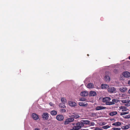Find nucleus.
Masks as SVG:
<instances>
[{"label": "nucleus", "mask_w": 130, "mask_h": 130, "mask_svg": "<svg viewBox=\"0 0 130 130\" xmlns=\"http://www.w3.org/2000/svg\"><path fill=\"white\" fill-rule=\"evenodd\" d=\"M79 117L78 114H74L71 116V118L67 119L64 122V123L65 125L68 124L70 122L73 121L74 120V118L77 119Z\"/></svg>", "instance_id": "f257e3e1"}, {"label": "nucleus", "mask_w": 130, "mask_h": 130, "mask_svg": "<svg viewBox=\"0 0 130 130\" xmlns=\"http://www.w3.org/2000/svg\"><path fill=\"white\" fill-rule=\"evenodd\" d=\"M76 126H74L72 129L70 130H79L81 127L84 126V124L80 122H78L76 124Z\"/></svg>", "instance_id": "f03ea898"}, {"label": "nucleus", "mask_w": 130, "mask_h": 130, "mask_svg": "<svg viewBox=\"0 0 130 130\" xmlns=\"http://www.w3.org/2000/svg\"><path fill=\"white\" fill-rule=\"evenodd\" d=\"M49 117V114L46 112H44L42 115V118L44 120H48Z\"/></svg>", "instance_id": "7ed1b4c3"}, {"label": "nucleus", "mask_w": 130, "mask_h": 130, "mask_svg": "<svg viewBox=\"0 0 130 130\" xmlns=\"http://www.w3.org/2000/svg\"><path fill=\"white\" fill-rule=\"evenodd\" d=\"M115 90L116 89L114 87L110 86L108 87V92L110 93H114Z\"/></svg>", "instance_id": "20e7f679"}, {"label": "nucleus", "mask_w": 130, "mask_h": 130, "mask_svg": "<svg viewBox=\"0 0 130 130\" xmlns=\"http://www.w3.org/2000/svg\"><path fill=\"white\" fill-rule=\"evenodd\" d=\"M56 118L58 121H62L64 119V117L62 115H58L56 116Z\"/></svg>", "instance_id": "39448f33"}, {"label": "nucleus", "mask_w": 130, "mask_h": 130, "mask_svg": "<svg viewBox=\"0 0 130 130\" xmlns=\"http://www.w3.org/2000/svg\"><path fill=\"white\" fill-rule=\"evenodd\" d=\"M32 117L34 120H37L39 119L38 115L35 113H32Z\"/></svg>", "instance_id": "423d86ee"}, {"label": "nucleus", "mask_w": 130, "mask_h": 130, "mask_svg": "<svg viewBox=\"0 0 130 130\" xmlns=\"http://www.w3.org/2000/svg\"><path fill=\"white\" fill-rule=\"evenodd\" d=\"M123 76L126 77L128 78L130 77V73L128 72H125L123 73Z\"/></svg>", "instance_id": "0eeeda50"}, {"label": "nucleus", "mask_w": 130, "mask_h": 130, "mask_svg": "<svg viewBox=\"0 0 130 130\" xmlns=\"http://www.w3.org/2000/svg\"><path fill=\"white\" fill-rule=\"evenodd\" d=\"M69 105L72 107H74L76 106V103L73 101H70L68 102Z\"/></svg>", "instance_id": "6e6552de"}, {"label": "nucleus", "mask_w": 130, "mask_h": 130, "mask_svg": "<svg viewBox=\"0 0 130 130\" xmlns=\"http://www.w3.org/2000/svg\"><path fill=\"white\" fill-rule=\"evenodd\" d=\"M106 109V107L101 106H97L95 108V109L96 110H100L102 109Z\"/></svg>", "instance_id": "1a4fd4ad"}, {"label": "nucleus", "mask_w": 130, "mask_h": 130, "mask_svg": "<svg viewBox=\"0 0 130 130\" xmlns=\"http://www.w3.org/2000/svg\"><path fill=\"white\" fill-rule=\"evenodd\" d=\"M127 89V88L126 87H120L119 90L120 91L122 92H123L125 91Z\"/></svg>", "instance_id": "9d476101"}, {"label": "nucleus", "mask_w": 130, "mask_h": 130, "mask_svg": "<svg viewBox=\"0 0 130 130\" xmlns=\"http://www.w3.org/2000/svg\"><path fill=\"white\" fill-rule=\"evenodd\" d=\"M119 108L120 110H121L122 112L126 111L127 110H128V109L127 108L125 107L124 106H121Z\"/></svg>", "instance_id": "9b49d317"}, {"label": "nucleus", "mask_w": 130, "mask_h": 130, "mask_svg": "<svg viewBox=\"0 0 130 130\" xmlns=\"http://www.w3.org/2000/svg\"><path fill=\"white\" fill-rule=\"evenodd\" d=\"M90 96H95L96 95V92L94 91H90L89 94Z\"/></svg>", "instance_id": "f8f14e48"}, {"label": "nucleus", "mask_w": 130, "mask_h": 130, "mask_svg": "<svg viewBox=\"0 0 130 130\" xmlns=\"http://www.w3.org/2000/svg\"><path fill=\"white\" fill-rule=\"evenodd\" d=\"M80 122L84 125V124H88L90 121L88 120H81Z\"/></svg>", "instance_id": "ddd939ff"}, {"label": "nucleus", "mask_w": 130, "mask_h": 130, "mask_svg": "<svg viewBox=\"0 0 130 130\" xmlns=\"http://www.w3.org/2000/svg\"><path fill=\"white\" fill-rule=\"evenodd\" d=\"M111 100V99L109 97H106L104 98L103 99V101L104 102H106L108 101H110Z\"/></svg>", "instance_id": "4468645a"}, {"label": "nucleus", "mask_w": 130, "mask_h": 130, "mask_svg": "<svg viewBox=\"0 0 130 130\" xmlns=\"http://www.w3.org/2000/svg\"><path fill=\"white\" fill-rule=\"evenodd\" d=\"M79 105L80 106H86L88 105V104L87 103H84L82 102H79Z\"/></svg>", "instance_id": "2eb2a0df"}, {"label": "nucleus", "mask_w": 130, "mask_h": 130, "mask_svg": "<svg viewBox=\"0 0 130 130\" xmlns=\"http://www.w3.org/2000/svg\"><path fill=\"white\" fill-rule=\"evenodd\" d=\"M87 87L89 88H93L94 87V85L92 83H89L87 85Z\"/></svg>", "instance_id": "dca6fc26"}, {"label": "nucleus", "mask_w": 130, "mask_h": 130, "mask_svg": "<svg viewBox=\"0 0 130 130\" xmlns=\"http://www.w3.org/2000/svg\"><path fill=\"white\" fill-rule=\"evenodd\" d=\"M88 93L87 92L84 91L80 93V95L81 96H87L88 95Z\"/></svg>", "instance_id": "f3484780"}, {"label": "nucleus", "mask_w": 130, "mask_h": 130, "mask_svg": "<svg viewBox=\"0 0 130 130\" xmlns=\"http://www.w3.org/2000/svg\"><path fill=\"white\" fill-rule=\"evenodd\" d=\"M57 113V111L55 110L51 111L50 112L52 116H54L56 115Z\"/></svg>", "instance_id": "a211bd4d"}, {"label": "nucleus", "mask_w": 130, "mask_h": 130, "mask_svg": "<svg viewBox=\"0 0 130 130\" xmlns=\"http://www.w3.org/2000/svg\"><path fill=\"white\" fill-rule=\"evenodd\" d=\"M121 123L119 122H115L112 124L113 126H118L120 125H121Z\"/></svg>", "instance_id": "6ab92c4d"}, {"label": "nucleus", "mask_w": 130, "mask_h": 130, "mask_svg": "<svg viewBox=\"0 0 130 130\" xmlns=\"http://www.w3.org/2000/svg\"><path fill=\"white\" fill-rule=\"evenodd\" d=\"M104 80L106 81L109 82L110 80V77L108 75H106L104 77Z\"/></svg>", "instance_id": "aec40b11"}, {"label": "nucleus", "mask_w": 130, "mask_h": 130, "mask_svg": "<svg viewBox=\"0 0 130 130\" xmlns=\"http://www.w3.org/2000/svg\"><path fill=\"white\" fill-rule=\"evenodd\" d=\"M108 87V85L107 84H102L101 86V88L102 89L107 88Z\"/></svg>", "instance_id": "412c9836"}, {"label": "nucleus", "mask_w": 130, "mask_h": 130, "mask_svg": "<svg viewBox=\"0 0 130 130\" xmlns=\"http://www.w3.org/2000/svg\"><path fill=\"white\" fill-rule=\"evenodd\" d=\"M117 113L116 111H113L112 112H110L109 113V115L111 116H113L114 115H117Z\"/></svg>", "instance_id": "4be33fe9"}, {"label": "nucleus", "mask_w": 130, "mask_h": 130, "mask_svg": "<svg viewBox=\"0 0 130 130\" xmlns=\"http://www.w3.org/2000/svg\"><path fill=\"white\" fill-rule=\"evenodd\" d=\"M129 100L127 99H123L121 101L123 103H126L127 102H129Z\"/></svg>", "instance_id": "5701e85b"}, {"label": "nucleus", "mask_w": 130, "mask_h": 130, "mask_svg": "<svg viewBox=\"0 0 130 130\" xmlns=\"http://www.w3.org/2000/svg\"><path fill=\"white\" fill-rule=\"evenodd\" d=\"M61 101L63 104H64L66 103V100L63 98H61Z\"/></svg>", "instance_id": "b1692460"}, {"label": "nucleus", "mask_w": 130, "mask_h": 130, "mask_svg": "<svg viewBox=\"0 0 130 130\" xmlns=\"http://www.w3.org/2000/svg\"><path fill=\"white\" fill-rule=\"evenodd\" d=\"M121 128L123 129H126L128 128L129 127L128 125H126L121 127Z\"/></svg>", "instance_id": "393cba45"}, {"label": "nucleus", "mask_w": 130, "mask_h": 130, "mask_svg": "<svg viewBox=\"0 0 130 130\" xmlns=\"http://www.w3.org/2000/svg\"><path fill=\"white\" fill-rule=\"evenodd\" d=\"M107 105H113L114 104V103H113V102H109L108 101L107 102H106L105 103Z\"/></svg>", "instance_id": "a878e982"}, {"label": "nucleus", "mask_w": 130, "mask_h": 130, "mask_svg": "<svg viewBox=\"0 0 130 130\" xmlns=\"http://www.w3.org/2000/svg\"><path fill=\"white\" fill-rule=\"evenodd\" d=\"M110 126H109V125H107L103 126L102 127V128L104 129H106L110 127Z\"/></svg>", "instance_id": "bb28decb"}, {"label": "nucleus", "mask_w": 130, "mask_h": 130, "mask_svg": "<svg viewBox=\"0 0 130 130\" xmlns=\"http://www.w3.org/2000/svg\"><path fill=\"white\" fill-rule=\"evenodd\" d=\"M118 102V101L116 99H113L112 100V102H113L114 103V104L115 103H117Z\"/></svg>", "instance_id": "cd10ccee"}, {"label": "nucleus", "mask_w": 130, "mask_h": 130, "mask_svg": "<svg viewBox=\"0 0 130 130\" xmlns=\"http://www.w3.org/2000/svg\"><path fill=\"white\" fill-rule=\"evenodd\" d=\"M129 113L128 112H122L120 113V115L121 116H122L124 115H126L128 114Z\"/></svg>", "instance_id": "c85d7f7f"}, {"label": "nucleus", "mask_w": 130, "mask_h": 130, "mask_svg": "<svg viewBox=\"0 0 130 130\" xmlns=\"http://www.w3.org/2000/svg\"><path fill=\"white\" fill-rule=\"evenodd\" d=\"M95 125V123L93 122H89V123L88 125L90 126H93Z\"/></svg>", "instance_id": "c756f323"}, {"label": "nucleus", "mask_w": 130, "mask_h": 130, "mask_svg": "<svg viewBox=\"0 0 130 130\" xmlns=\"http://www.w3.org/2000/svg\"><path fill=\"white\" fill-rule=\"evenodd\" d=\"M79 100L81 101H86L87 99L84 98H80Z\"/></svg>", "instance_id": "7c9ffc66"}, {"label": "nucleus", "mask_w": 130, "mask_h": 130, "mask_svg": "<svg viewBox=\"0 0 130 130\" xmlns=\"http://www.w3.org/2000/svg\"><path fill=\"white\" fill-rule=\"evenodd\" d=\"M112 129L113 130H120L121 128H120L113 127L112 128Z\"/></svg>", "instance_id": "2f4dec72"}, {"label": "nucleus", "mask_w": 130, "mask_h": 130, "mask_svg": "<svg viewBox=\"0 0 130 130\" xmlns=\"http://www.w3.org/2000/svg\"><path fill=\"white\" fill-rule=\"evenodd\" d=\"M124 118H130V115H128L126 116H124L123 117Z\"/></svg>", "instance_id": "473e14b6"}, {"label": "nucleus", "mask_w": 130, "mask_h": 130, "mask_svg": "<svg viewBox=\"0 0 130 130\" xmlns=\"http://www.w3.org/2000/svg\"><path fill=\"white\" fill-rule=\"evenodd\" d=\"M59 106L60 107H61L63 108H64L66 107V106H65L63 104H60Z\"/></svg>", "instance_id": "72a5a7b5"}, {"label": "nucleus", "mask_w": 130, "mask_h": 130, "mask_svg": "<svg viewBox=\"0 0 130 130\" xmlns=\"http://www.w3.org/2000/svg\"><path fill=\"white\" fill-rule=\"evenodd\" d=\"M61 111L62 112H65L66 111V110L64 109H61Z\"/></svg>", "instance_id": "f704fd0d"}, {"label": "nucleus", "mask_w": 130, "mask_h": 130, "mask_svg": "<svg viewBox=\"0 0 130 130\" xmlns=\"http://www.w3.org/2000/svg\"><path fill=\"white\" fill-rule=\"evenodd\" d=\"M94 130H102V129L98 127H95Z\"/></svg>", "instance_id": "c9c22d12"}, {"label": "nucleus", "mask_w": 130, "mask_h": 130, "mask_svg": "<svg viewBox=\"0 0 130 130\" xmlns=\"http://www.w3.org/2000/svg\"><path fill=\"white\" fill-rule=\"evenodd\" d=\"M99 125H105V123H100Z\"/></svg>", "instance_id": "e433bc0d"}, {"label": "nucleus", "mask_w": 130, "mask_h": 130, "mask_svg": "<svg viewBox=\"0 0 130 130\" xmlns=\"http://www.w3.org/2000/svg\"><path fill=\"white\" fill-rule=\"evenodd\" d=\"M49 104L51 106H53L54 105V104L52 102H50L49 103Z\"/></svg>", "instance_id": "4c0bfd02"}, {"label": "nucleus", "mask_w": 130, "mask_h": 130, "mask_svg": "<svg viewBox=\"0 0 130 130\" xmlns=\"http://www.w3.org/2000/svg\"><path fill=\"white\" fill-rule=\"evenodd\" d=\"M113 72H114L116 73L117 72V71L116 69H115L114 70Z\"/></svg>", "instance_id": "58836bf2"}, {"label": "nucleus", "mask_w": 130, "mask_h": 130, "mask_svg": "<svg viewBox=\"0 0 130 130\" xmlns=\"http://www.w3.org/2000/svg\"><path fill=\"white\" fill-rule=\"evenodd\" d=\"M105 74H109V72H105Z\"/></svg>", "instance_id": "ea45409f"}, {"label": "nucleus", "mask_w": 130, "mask_h": 130, "mask_svg": "<svg viewBox=\"0 0 130 130\" xmlns=\"http://www.w3.org/2000/svg\"><path fill=\"white\" fill-rule=\"evenodd\" d=\"M35 130H40V129L38 128H36L35 129Z\"/></svg>", "instance_id": "a19ab883"}, {"label": "nucleus", "mask_w": 130, "mask_h": 130, "mask_svg": "<svg viewBox=\"0 0 130 130\" xmlns=\"http://www.w3.org/2000/svg\"><path fill=\"white\" fill-rule=\"evenodd\" d=\"M128 84L130 86V80H129L128 81Z\"/></svg>", "instance_id": "79ce46f5"}, {"label": "nucleus", "mask_w": 130, "mask_h": 130, "mask_svg": "<svg viewBox=\"0 0 130 130\" xmlns=\"http://www.w3.org/2000/svg\"><path fill=\"white\" fill-rule=\"evenodd\" d=\"M128 93L130 94V89H129L128 91Z\"/></svg>", "instance_id": "37998d69"}, {"label": "nucleus", "mask_w": 130, "mask_h": 130, "mask_svg": "<svg viewBox=\"0 0 130 130\" xmlns=\"http://www.w3.org/2000/svg\"><path fill=\"white\" fill-rule=\"evenodd\" d=\"M94 114H95V113H92V115H93V116L94 115Z\"/></svg>", "instance_id": "c03bdc74"}, {"label": "nucleus", "mask_w": 130, "mask_h": 130, "mask_svg": "<svg viewBox=\"0 0 130 130\" xmlns=\"http://www.w3.org/2000/svg\"><path fill=\"white\" fill-rule=\"evenodd\" d=\"M129 59L130 60V56L129 57Z\"/></svg>", "instance_id": "a18cd8bd"}, {"label": "nucleus", "mask_w": 130, "mask_h": 130, "mask_svg": "<svg viewBox=\"0 0 130 130\" xmlns=\"http://www.w3.org/2000/svg\"><path fill=\"white\" fill-rule=\"evenodd\" d=\"M87 55V56H89V55L88 54Z\"/></svg>", "instance_id": "49530a36"}, {"label": "nucleus", "mask_w": 130, "mask_h": 130, "mask_svg": "<svg viewBox=\"0 0 130 130\" xmlns=\"http://www.w3.org/2000/svg\"><path fill=\"white\" fill-rule=\"evenodd\" d=\"M83 130H87V129H84Z\"/></svg>", "instance_id": "de8ad7c7"}]
</instances>
